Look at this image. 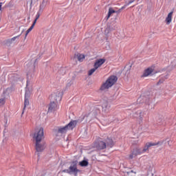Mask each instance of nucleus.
Returning <instances> with one entry per match:
<instances>
[{"label":"nucleus","mask_w":176,"mask_h":176,"mask_svg":"<svg viewBox=\"0 0 176 176\" xmlns=\"http://www.w3.org/2000/svg\"><path fill=\"white\" fill-rule=\"evenodd\" d=\"M104 142L106 144V148L107 146L109 148H113V145H115L113 140L109 138H107Z\"/></svg>","instance_id":"obj_12"},{"label":"nucleus","mask_w":176,"mask_h":176,"mask_svg":"<svg viewBox=\"0 0 176 176\" xmlns=\"http://www.w3.org/2000/svg\"><path fill=\"white\" fill-rule=\"evenodd\" d=\"M105 58H99L97 59L94 65V67H95L97 69H98V68H100V67H101V65H102V64L105 63Z\"/></svg>","instance_id":"obj_10"},{"label":"nucleus","mask_w":176,"mask_h":176,"mask_svg":"<svg viewBox=\"0 0 176 176\" xmlns=\"http://www.w3.org/2000/svg\"><path fill=\"white\" fill-rule=\"evenodd\" d=\"M39 17H41V14L39 12H37L36 15V19H34L33 24L35 25V24H36V21H38V19H39Z\"/></svg>","instance_id":"obj_21"},{"label":"nucleus","mask_w":176,"mask_h":176,"mask_svg":"<svg viewBox=\"0 0 176 176\" xmlns=\"http://www.w3.org/2000/svg\"><path fill=\"white\" fill-rule=\"evenodd\" d=\"M63 173H67V174H71V172H69V170H68V169L64 170Z\"/></svg>","instance_id":"obj_25"},{"label":"nucleus","mask_w":176,"mask_h":176,"mask_svg":"<svg viewBox=\"0 0 176 176\" xmlns=\"http://www.w3.org/2000/svg\"><path fill=\"white\" fill-rule=\"evenodd\" d=\"M79 164L80 166H81V167H87V166H89V162L86 160H82L79 163Z\"/></svg>","instance_id":"obj_17"},{"label":"nucleus","mask_w":176,"mask_h":176,"mask_svg":"<svg viewBox=\"0 0 176 176\" xmlns=\"http://www.w3.org/2000/svg\"><path fill=\"white\" fill-rule=\"evenodd\" d=\"M173 12H169L167 17L166 18V22L168 25L171 23L173 20Z\"/></svg>","instance_id":"obj_14"},{"label":"nucleus","mask_w":176,"mask_h":176,"mask_svg":"<svg viewBox=\"0 0 176 176\" xmlns=\"http://www.w3.org/2000/svg\"><path fill=\"white\" fill-rule=\"evenodd\" d=\"M28 98H30V96H28V94L25 93L23 110L25 109V108H27L28 105H30V100H28Z\"/></svg>","instance_id":"obj_13"},{"label":"nucleus","mask_w":176,"mask_h":176,"mask_svg":"<svg viewBox=\"0 0 176 176\" xmlns=\"http://www.w3.org/2000/svg\"><path fill=\"white\" fill-rule=\"evenodd\" d=\"M155 71V66H151L148 67L144 71L143 74L142 75V78H146L149 76L151 74H152Z\"/></svg>","instance_id":"obj_7"},{"label":"nucleus","mask_w":176,"mask_h":176,"mask_svg":"<svg viewBox=\"0 0 176 176\" xmlns=\"http://www.w3.org/2000/svg\"><path fill=\"white\" fill-rule=\"evenodd\" d=\"M118 82V77L116 76H111L100 87V90H108L110 87H112L115 82Z\"/></svg>","instance_id":"obj_2"},{"label":"nucleus","mask_w":176,"mask_h":176,"mask_svg":"<svg viewBox=\"0 0 176 176\" xmlns=\"http://www.w3.org/2000/svg\"><path fill=\"white\" fill-rule=\"evenodd\" d=\"M5 98H1L0 99V107H3V105H5Z\"/></svg>","instance_id":"obj_22"},{"label":"nucleus","mask_w":176,"mask_h":176,"mask_svg":"<svg viewBox=\"0 0 176 176\" xmlns=\"http://www.w3.org/2000/svg\"><path fill=\"white\" fill-rule=\"evenodd\" d=\"M43 129L42 127L37 129L33 135V138L36 140V151L42 152L45 149V144H41V141L43 140Z\"/></svg>","instance_id":"obj_1"},{"label":"nucleus","mask_w":176,"mask_h":176,"mask_svg":"<svg viewBox=\"0 0 176 176\" xmlns=\"http://www.w3.org/2000/svg\"><path fill=\"white\" fill-rule=\"evenodd\" d=\"M78 61H79L80 63H82L83 60H85V54H77L76 55Z\"/></svg>","instance_id":"obj_15"},{"label":"nucleus","mask_w":176,"mask_h":176,"mask_svg":"<svg viewBox=\"0 0 176 176\" xmlns=\"http://www.w3.org/2000/svg\"><path fill=\"white\" fill-rule=\"evenodd\" d=\"M147 151H149V149L146 146V144H145L143 148L142 149V152H143V153H145Z\"/></svg>","instance_id":"obj_23"},{"label":"nucleus","mask_w":176,"mask_h":176,"mask_svg":"<svg viewBox=\"0 0 176 176\" xmlns=\"http://www.w3.org/2000/svg\"><path fill=\"white\" fill-rule=\"evenodd\" d=\"M69 171L70 172V174H74L75 176L78 175V173H79V170L78 169V167L76 166V164H72L69 168Z\"/></svg>","instance_id":"obj_9"},{"label":"nucleus","mask_w":176,"mask_h":176,"mask_svg":"<svg viewBox=\"0 0 176 176\" xmlns=\"http://www.w3.org/2000/svg\"><path fill=\"white\" fill-rule=\"evenodd\" d=\"M113 13H116V11H115L112 8H109V12H108V15H107V20L108 19H109V17H111V15Z\"/></svg>","instance_id":"obj_19"},{"label":"nucleus","mask_w":176,"mask_h":176,"mask_svg":"<svg viewBox=\"0 0 176 176\" xmlns=\"http://www.w3.org/2000/svg\"><path fill=\"white\" fill-rule=\"evenodd\" d=\"M134 1H135V0H131V1H129V2L128 3L127 5H130L131 3H133V2H134Z\"/></svg>","instance_id":"obj_27"},{"label":"nucleus","mask_w":176,"mask_h":176,"mask_svg":"<svg viewBox=\"0 0 176 176\" xmlns=\"http://www.w3.org/2000/svg\"><path fill=\"white\" fill-rule=\"evenodd\" d=\"M163 142H164V140L162 142H146L145 145L146 146L147 148L149 149V148H151V146H156L157 145H160V144L162 145Z\"/></svg>","instance_id":"obj_11"},{"label":"nucleus","mask_w":176,"mask_h":176,"mask_svg":"<svg viewBox=\"0 0 176 176\" xmlns=\"http://www.w3.org/2000/svg\"><path fill=\"white\" fill-rule=\"evenodd\" d=\"M94 148H96V149H98L99 151H102V149L107 148V143L104 141H98L96 142L94 144Z\"/></svg>","instance_id":"obj_5"},{"label":"nucleus","mask_w":176,"mask_h":176,"mask_svg":"<svg viewBox=\"0 0 176 176\" xmlns=\"http://www.w3.org/2000/svg\"><path fill=\"white\" fill-rule=\"evenodd\" d=\"M143 153L142 148L136 147L132 150L131 153L129 155V159H134V157H137V156L142 155Z\"/></svg>","instance_id":"obj_4"},{"label":"nucleus","mask_w":176,"mask_h":176,"mask_svg":"<svg viewBox=\"0 0 176 176\" xmlns=\"http://www.w3.org/2000/svg\"><path fill=\"white\" fill-rule=\"evenodd\" d=\"M34 27H35V25H34V23H32L31 27L26 31L25 38H27L28 34H30V32H31V31H32V30H34Z\"/></svg>","instance_id":"obj_18"},{"label":"nucleus","mask_w":176,"mask_h":176,"mask_svg":"<svg viewBox=\"0 0 176 176\" xmlns=\"http://www.w3.org/2000/svg\"><path fill=\"white\" fill-rule=\"evenodd\" d=\"M95 71H97V68H96L95 67H94L93 69H91L88 72V76H91V75L94 73Z\"/></svg>","instance_id":"obj_20"},{"label":"nucleus","mask_w":176,"mask_h":176,"mask_svg":"<svg viewBox=\"0 0 176 176\" xmlns=\"http://www.w3.org/2000/svg\"><path fill=\"white\" fill-rule=\"evenodd\" d=\"M2 5H3V3H0V11L2 10Z\"/></svg>","instance_id":"obj_26"},{"label":"nucleus","mask_w":176,"mask_h":176,"mask_svg":"<svg viewBox=\"0 0 176 176\" xmlns=\"http://www.w3.org/2000/svg\"><path fill=\"white\" fill-rule=\"evenodd\" d=\"M168 145H169V146H171V145H170V141H168Z\"/></svg>","instance_id":"obj_28"},{"label":"nucleus","mask_w":176,"mask_h":176,"mask_svg":"<svg viewBox=\"0 0 176 176\" xmlns=\"http://www.w3.org/2000/svg\"><path fill=\"white\" fill-rule=\"evenodd\" d=\"M78 121L72 120L66 126L58 128V133L60 134H67L68 130H74L76 127Z\"/></svg>","instance_id":"obj_3"},{"label":"nucleus","mask_w":176,"mask_h":176,"mask_svg":"<svg viewBox=\"0 0 176 176\" xmlns=\"http://www.w3.org/2000/svg\"><path fill=\"white\" fill-rule=\"evenodd\" d=\"M122 9H124V6L122 7L120 10H122Z\"/></svg>","instance_id":"obj_29"},{"label":"nucleus","mask_w":176,"mask_h":176,"mask_svg":"<svg viewBox=\"0 0 176 176\" xmlns=\"http://www.w3.org/2000/svg\"><path fill=\"white\" fill-rule=\"evenodd\" d=\"M20 35L12 37V38H9L8 40H7V43H9L10 45H11V43H13V42H14V41H16V38H19Z\"/></svg>","instance_id":"obj_16"},{"label":"nucleus","mask_w":176,"mask_h":176,"mask_svg":"<svg viewBox=\"0 0 176 176\" xmlns=\"http://www.w3.org/2000/svg\"><path fill=\"white\" fill-rule=\"evenodd\" d=\"M52 98L55 100V102L58 104V101H61L63 98V94H61V92L57 91L52 95Z\"/></svg>","instance_id":"obj_8"},{"label":"nucleus","mask_w":176,"mask_h":176,"mask_svg":"<svg viewBox=\"0 0 176 176\" xmlns=\"http://www.w3.org/2000/svg\"><path fill=\"white\" fill-rule=\"evenodd\" d=\"M58 109V103L52 101L50 102L49 107H48V112H55Z\"/></svg>","instance_id":"obj_6"},{"label":"nucleus","mask_w":176,"mask_h":176,"mask_svg":"<svg viewBox=\"0 0 176 176\" xmlns=\"http://www.w3.org/2000/svg\"><path fill=\"white\" fill-rule=\"evenodd\" d=\"M166 79H167V77H166L165 78H162V79H160L158 82H157V85H162V83H163V82H164V80H166Z\"/></svg>","instance_id":"obj_24"}]
</instances>
